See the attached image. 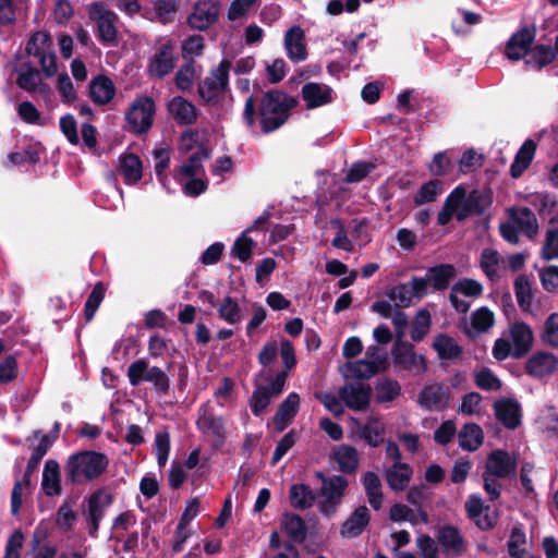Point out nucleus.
I'll return each mask as SVG.
<instances>
[{
    "mask_svg": "<svg viewBox=\"0 0 558 558\" xmlns=\"http://www.w3.org/2000/svg\"><path fill=\"white\" fill-rule=\"evenodd\" d=\"M299 106V100L281 89H269L265 92L257 105L251 95L246 98L243 110V121L252 129L256 123V113L259 117V124L263 133L268 134L277 131L288 122L291 111Z\"/></svg>",
    "mask_w": 558,
    "mask_h": 558,
    "instance_id": "nucleus-1",
    "label": "nucleus"
},
{
    "mask_svg": "<svg viewBox=\"0 0 558 558\" xmlns=\"http://www.w3.org/2000/svg\"><path fill=\"white\" fill-rule=\"evenodd\" d=\"M108 458L105 453L84 450L71 454L64 465L66 482L83 485L101 476L108 468Z\"/></svg>",
    "mask_w": 558,
    "mask_h": 558,
    "instance_id": "nucleus-2",
    "label": "nucleus"
},
{
    "mask_svg": "<svg viewBox=\"0 0 558 558\" xmlns=\"http://www.w3.org/2000/svg\"><path fill=\"white\" fill-rule=\"evenodd\" d=\"M231 62L223 59L217 69L198 83L197 94L204 105L217 106L229 87V71Z\"/></svg>",
    "mask_w": 558,
    "mask_h": 558,
    "instance_id": "nucleus-3",
    "label": "nucleus"
},
{
    "mask_svg": "<svg viewBox=\"0 0 558 558\" xmlns=\"http://www.w3.org/2000/svg\"><path fill=\"white\" fill-rule=\"evenodd\" d=\"M128 378L133 387L141 383H150L159 396H166L170 390V378L163 369L158 366H148L144 359L134 361L128 368Z\"/></svg>",
    "mask_w": 558,
    "mask_h": 558,
    "instance_id": "nucleus-4",
    "label": "nucleus"
},
{
    "mask_svg": "<svg viewBox=\"0 0 558 558\" xmlns=\"http://www.w3.org/2000/svg\"><path fill=\"white\" fill-rule=\"evenodd\" d=\"M392 362L404 371L423 374L427 371V360L422 354H416L414 345L409 341L397 339L391 349Z\"/></svg>",
    "mask_w": 558,
    "mask_h": 558,
    "instance_id": "nucleus-5",
    "label": "nucleus"
},
{
    "mask_svg": "<svg viewBox=\"0 0 558 558\" xmlns=\"http://www.w3.org/2000/svg\"><path fill=\"white\" fill-rule=\"evenodd\" d=\"M155 101L149 96L138 97L128 109L125 119L137 134L146 133L153 125Z\"/></svg>",
    "mask_w": 558,
    "mask_h": 558,
    "instance_id": "nucleus-6",
    "label": "nucleus"
},
{
    "mask_svg": "<svg viewBox=\"0 0 558 558\" xmlns=\"http://www.w3.org/2000/svg\"><path fill=\"white\" fill-rule=\"evenodd\" d=\"M113 502V496L104 489H97L87 498V510L84 512L87 531L90 537L97 538L100 521L106 510Z\"/></svg>",
    "mask_w": 558,
    "mask_h": 558,
    "instance_id": "nucleus-7",
    "label": "nucleus"
},
{
    "mask_svg": "<svg viewBox=\"0 0 558 558\" xmlns=\"http://www.w3.org/2000/svg\"><path fill=\"white\" fill-rule=\"evenodd\" d=\"M534 24L524 25L514 32L505 46V56L511 61H519L531 50L536 37Z\"/></svg>",
    "mask_w": 558,
    "mask_h": 558,
    "instance_id": "nucleus-8",
    "label": "nucleus"
},
{
    "mask_svg": "<svg viewBox=\"0 0 558 558\" xmlns=\"http://www.w3.org/2000/svg\"><path fill=\"white\" fill-rule=\"evenodd\" d=\"M286 380L287 373L279 372L270 386H257L250 400L251 411L255 416H259L267 409L272 396H278L283 391Z\"/></svg>",
    "mask_w": 558,
    "mask_h": 558,
    "instance_id": "nucleus-9",
    "label": "nucleus"
},
{
    "mask_svg": "<svg viewBox=\"0 0 558 558\" xmlns=\"http://www.w3.org/2000/svg\"><path fill=\"white\" fill-rule=\"evenodd\" d=\"M518 469V458L502 449L493 450L486 460L485 471L499 478L514 476Z\"/></svg>",
    "mask_w": 558,
    "mask_h": 558,
    "instance_id": "nucleus-10",
    "label": "nucleus"
},
{
    "mask_svg": "<svg viewBox=\"0 0 558 558\" xmlns=\"http://www.w3.org/2000/svg\"><path fill=\"white\" fill-rule=\"evenodd\" d=\"M460 191L462 199L458 203L456 219L464 221L470 216H482L485 211L486 197L478 190H472L466 194L462 185H458L451 192Z\"/></svg>",
    "mask_w": 558,
    "mask_h": 558,
    "instance_id": "nucleus-11",
    "label": "nucleus"
},
{
    "mask_svg": "<svg viewBox=\"0 0 558 558\" xmlns=\"http://www.w3.org/2000/svg\"><path fill=\"white\" fill-rule=\"evenodd\" d=\"M196 427L203 434L215 438L214 446L216 448L223 446L227 438V432L222 416H217L214 413L208 412L205 407H202L198 410Z\"/></svg>",
    "mask_w": 558,
    "mask_h": 558,
    "instance_id": "nucleus-12",
    "label": "nucleus"
},
{
    "mask_svg": "<svg viewBox=\"0 0 558 558\" xmlns=\"http://www.w3.org/2000/svg\"><path fill=\"white\" fill-rule=\"evenodd\" d=\"M451 391L444 384L435 383L424 386L418 393L417 402L428 411H442L450 401Z\"/></svg>",
    "mask_w": 558,
    "mask_h": 558,
    "instance_id": "nucleus-13",
    "label": "nucleus"
},
{
    "mask_svg": "<svg viewBox=\"0 0 558 558\" xmlns=\"http://www.w3.org/2000/svg\"><path fill=\"white\" fill-rule=\"evenodd\" d=\"M174 66L173 44L168 40L155 52L148 63L147 71L151 77L162 80L173 71Z\"/></svg>",
    "mask_w": 558,
    "mask_h": 558,
    "instance_id": "nucleus-14",
    "label": "nucleus"
},
{
    "mask_svg": "<svg viewBox=\"0 0 558 558\" xmlns=\"http://www.w3.org/2000/svg\"><path fill=\"white\" fill-rule=\"evenodd\" d=\"M92 10L98 13L96 21L97 37L105 46H116L118 44V31L114 26L116 14L109 10H104V5L100 2H94L90 5Z\"/></svg>",
    "mask_w": 558,
    "mask_h": 558,
    "instance_id": "nucleus-15",
    "label": "nucleus"
},
{
    "mask_svg": "<svg viewBox=\"0 0 558 558\" xmlns=\"http://www.w3.org/2000/svg\"><path fill=\"white\" fill-rule=\"evenodd\" d=\"M220 3L216 0H206L195 7L194 11L187 17V24L191 28L197 31H207L218 20Z\"/></svg>",
    "mask_w": 558,
    "mask_h": 558,
    "instance_id": "nucleus-16",
    "label": "nucleus"
},
{
    "mask_svg": "<svg viewBox=\"0 0 558 558\" xmlns=\"http://www.w3.org/2000/svg\"><path fill=\"white\" fill-rule=\"evenodd\" d=\"M339 396L349 409L365 411L371 402L372 388L362 383L349 384L340 388Z\"/></svg>",
    "mask_w": 558,
    "mask_h": 558,
    "instance_id": "nucleus-17",
    "label": "nucleus"
},
{
    "mask_svg": "<svg viewBox=\"0 0 558 558\" xmlns=\"http://www.w3.org/2000/svg\"><path fill=\"white\" fill-rule=\"evenodd\" d=\"M510 342L513 347V359L524 357L532 349L534 335L524 322H514L509 327Z\"/></svg>",
    "mask_w": 558,
    "mask_h": 558,
    "instance_id": "nucleus-18",
    "label": "nucleus"
},
{
    "mask_svg": "<svg viewBox=\"0 0 558 558\" xmlns=\"http://www.w3.org/2000/svg\"><path fill=\"white\" fill-rule=\"evenodd\" d=\"M333 90L330 86L317 82H308L303 85L301 90L302 99L305 101L307 110L326 106L332 102Z\"/></svg>",
    "mask_w": 558,
    "mask_h": 558,
    "instance_id": "nucleus-19",
    "label": "nucleus"
},
{
    "mask_svg": "<svg viewBox=\"0 0 558 558\" xmlns=\"http://www.w3.org/2000/svg\"><path fill=\"white\" fill-rule=\"evenodd\" d=\"M169 114L179 125H192L198 119V109L182 96L173 97L167 105Z\"/></svg>",
    "mask_w": 558,
    "mask_h": 558,
    "instance_id": "nucleus-20",
    "label": "nucleus"
},
{
    "mask_svg": "<svg viewBox=\"0 0 558 558\" xmlns=\"http://www.w3.org/2000/svg\"><path fill=\"white\" fill-rule=\"evenodd\" d=\"M494 411L496 418L508 429H515L521 423V405L514 399L497 400Z\"/></svg>",
    "mask_w": 558,
    "mask_h": 558,
    "instance_id": "nucleus-21",
    "label": "nucleus"
},
{
    "mask_svg": "<svg viewBox=\"0 0 558 558\" xmlns=\"http://www.w3.org/2000/svg\"><path fill=\"white\" fill-rule=\"evenodd\" d=\"M437 541L442 551L451 557H459L464 553V539L458 527L446 524L437 534Z\"/></svg>",
    "mask_w": 558,
    "mask_h": 558,
    "instance_id": "nucleus-22",
    "label": "nucleus"
},
{
    "mask_svg": "<svg viewBox=\"0 0 558 558\" xmlns=\"http://www.w3.org/2000/svg\"><path fill=\"white\" fill-rule=\"evenodd\" d=\"M557 367V359L553 353L538 351L532 354L525 363V373L534 378L550 375Z\"/></svg>",
    "mask_w": 558,
    "mask_h": 558,
    "instance_id": "nucleus-23",
    "label": "nucleus"
},
{
    "mask_svg": "<svg viewBox=\"0 0 558 558\" xmlns=\"http://www.w3.org/2000/svg\"><path fill=\"white\" fill-rule=\"evenodd\" d=\"M371 521V512L366 506H359L342 523L340 534L345 538L359 537Z\"/></svg>",
    "mask_w": 558,
    "mask_h": 558,
    "instance_id": "nucleus-24",
    "label": "nucleus"
},
{
    "mask_svg": "<svg viewBox=\"0 0 558 558\" xmlns=\"http://www.w3.org/2000/svg\"><path fill=\"white\" fill-rule=\"evenodd\" d=\"M16 85L28 93L37 90L44 93L48 90V85L40 78L39 70L33 66L31 62H25L21 65L16 77Z\"/></svg>",
    "mask_w": 558,
    "mask_h": 558,
    "instance_id": "nucleus-25",
    "label": "nucleus"
},
{
    "mask_svg": "<svg viewBox=\"0 0 558 558\" xmlns=\"http://www.w3.org/2000/svg\"><path fill=\"white\" fill-rule=\"evenodd\" d=\"M116 95L112 80L104 74L94 77L89 83V97L99 106L109 104Z\"/></svg>",
    "mask_w": 558,
    "mask_h": 558,
    "instance_id": "nucleus-26",
    "label": "nucleus"
},
{
    "mask_svg": "<svg viewBox=\"0 0 558 558\" xmlns=\"http://www.w3.org/2000/svg\"><path fill=\"white\" fill-rule=\"evenodd\" d=\"M303 40L304 32L299 26L291 27L284 35L287 54L295 62L303 61L307 58V50Z\"/></svg>",
    "mask_w": 558,
    "mask_h": 558,
    "instance_id": "nucleus-27",
    "label": "nucleus"
},
{
    "mask_svg": "<svg viewBox=\"0 0 558 558\" xmlns=\"http://www.w3.org/2000/svg\"><path fill=\"white\" fill-rule=\"evenodd\" d=\"M428 283L436 291L446 290L457 276V269L451 264H439L429 267L426 271Z\"/></svg>",
    "mask_w": 558,
    "mask_h": 558,
    "instance_id": "nucleus-28",
    "label": "nucleus"
},
{
    "mask_svg": "<svg viewBox=\"0 0 558 558\" xmlns=\"http://www.w3.org/2000/svg\"><path fill=\"white\" fill-rule=\"evenodd\" d=\"M536 143L532 138H527L519 148L514 156V160L510 166V175L513 179L520 178L523 172L530 167L532 163L535 153H536Z\"/></svg>",
    "mask_w": 558,
    "mask_h": 558,
    "instance_id": "nucleus-29",
    "label": "nucleus"
},
{
    "mask_svg": "<svg viewBox=\"0 0 558 558\" xmlns=\"http://www.w3.org/2000/svg\"><path fill=\"white\" fill-rule=\"evenodd\" d=\"M41 489L48 497L58 496L61 494V475L60 465L53 460L46 461L43 472Z\"/></svg>",
    "mask_w": 558,
    "mask_h": 558,
    "instance_id": "nucleus-30",
    "label": "nucleus"
},
{
    "mask_svg": "<svg viewBox=\"0 0 558 558\" xmlns=\"http://www.w3.org/2000/svg\"><path fill=\"white\" fill-rule=\"evenodd\" d=\"M555 59L556 52L551 46L537 44L533 45L527 54L524 56V63L536 71H541L551 64Z\"/></svg>",
    "mask_w": 558,
    "mask_h": 558,
    "instance_id": "nucleus-31",
    "label": "nucleus"
},
{
    "mask_svg": "<svg viewBox=\"0 0 558 558\" xmlns=\"http://www.w3.org/2000/svg\"><path fill=\"white\" fill-rule=\"evenodd\" d=\"M330 457L338 463V469L342 473L353 474L359 468V453L353 446L340 445L333 449Z\"/></svg>",
    "mask_w": 558,
    "mask_h": 558,
    "instance_id": "nucleus-32",
    "label": "nucleus"
},
{
    "mask_svg": "<svg viewBox=\"0 0 558 558\" xmlns=\"http://www.w3.org/2000/svg\"><path fill=\"white\" fill-rule=\"evenodd\" d=\"M289 499L294 509L304 511L315 505L317 495L310 485L296 483L289 489Z\"/></svg>",
    "mask_w": 558,
    "mask_h": 558,
    "instance_id": "nucleus-33",
    "label": "nucleus"
},
{
    "mask_svg": "<svg viewBox=\"0 0 558 558\" xmlns=\"http://www.w3.org/2000/svg\"><path fill=\"white\" fill-rule=\"evenodd\" d=\"M510 218L519 228V231L533 239L538 232V223L535 214L529 207L509 210Z\"/></svg>",
    "mask_w": 558,
    "mask_h": 558,
    "instance_id": "nucleus-34",
    "label": "nucleus"
},
{
    "mask_svg": "<svg viewBox=\"0 0 558 558\" xmlns=\"http://www.w3.org/2000/svg\"><path fill=\"white\" fill-rule=\"evenodd\" d=\"M432 348L437 352L440 360H456L463 353V348L451 336L440 332L438 333Z\"/></svg>",
    "mask_w": 558,
    "mask_h": 558,
    "instance_id": "nucleus-35",
    "label": "nucleus"
},
{
    "mask_svg": "<svg viewBox=\"0 0 558 558\" xmlns=\"http://www.w3.org/2000/svg\"><path fill=\"white\" fill-rule=\"evenodd\" d=\"M281 530L294 542L302 544L307 536V526L301 515L284 513L281 519Z\"/></svg>",
    "mask_w": 558,
    "mask_h": 558,
    "instance_id": "nucleus-36",
    "label": "nucleus"
},
{
    "mask_svg": "<svg viewBox=\"0 0 558 558\" xmlns=\"http://www.w3.org/2000/svg\"><path fill=\"white\" fill-rule=\"evenodd\" d=\"M362 483L371 507L376 511L379 510L383 506L384 494L381 492L383 485L378 474L373 471H367L362 477Z\"/></svg>",
    "mask_w": 558,
    "mask_h": 558,
    "instance_id": "nucleus-37",
    "label": "nucleus"
},
{
    "mask_svg": "<svg viewBox=\"0 0 558 558\" xmlns=\"http://www.w3.org/2000/svg\"><path fill=\"white\" fill-rule=\"evenodd\" d=\"M514 294L519 307L523 313L532 314V302L534 300V293L530 278L521 274L513 282Z\"/></svg>",
    "mask_w": 558,
    "mask_h": 558,
    "instance_id": "nucleus-38",
    "label": "nucleus"
},
{
    "mask_svg": "<svg viewBox=\"0 0 558 558\" xmlns=\"http://www.w3.org/2000/svg\"><path fill=\"white\" fill-rule=\"evenodd\" d=\"M39 463L40 462L36 461L35 458H29L27 465H26V470L23 475V480L16 481L14 483V486H13L12 493H11V512H12V514L19 513L21 506H22V487H23V485L26 487L31 486L32 475L38 469Z\"/></svg>",
    "mask_w": 558,
    "mask_h": 558,
    "instance_id": "nucleus-39",
    "label": "nucleus"
},
{
    "mask_svg": "<svg viewBox=\"0 0 558 558\" xmlns=\"http://www.w3.org/2000/svg\"><path fill=\"white\" fill-rule=\"evenodd\" d=\"M120 169L124 177V182L129 185L137 183L143 177V163L135 154L121 155Z\"/></svg>",
    "mask_w": 558,
    "mask_h": 558,
    "instance_id": "nucleus-40",
    "label": "nucleus"
},
{
    "mask_svg": "<svg viewBox=\"0 0 558 558\" xmlns=\"http://www.w3.org/2000/svg\"><path fill=\"white\" fill-rule=\"evenodd\" d=\"M459 445L468 451L477 450L484 441V433L475 423L465 424L458 434Z\"/></svg>",
    "mask_w": 558,
    "mask_h": 558,
    "instance_id": "nucleus-41",
    "label": "nucleus"
},
{
    "mask_svg": "<svg viewBox=\"0 0 558 558\" xmlns=\"http://www.w3.org/2000/svg\"><path fill=\"white\" fill-rule=\"evenodd\" d=\"M412 469L408 463H395L386 473V481L392 490H404L411 480Z\"/></svg>",
    "mask_w": 558,
    "mask_h": 558,
    "instance_id": "nucleus-42",
    "label": "nucleus"
},
{
    "mask_svg": "<svg viewBox=\"0 0 558 558\" xmlns=\"http://www.w3.org/2000/svg\"><path fill=\"white\" fill-rule=\"evenodd\" d=\"M376 402L387 403L396 400L401 393V386L398 380L392 378H383L375 385Z\"/></svg>",
    "mask_w": 558,
    "mask_h": 558,
    "instance_id": "nucleus-43",
    "label": "nucleus"
},
{
    "mask_svg": "<svg viewBox=\"0 0 558 558\" xmlns=\"http://www.w3.org/2000/svg\"><path fill=\"white\" fill-rule=\"evenodd\" d=\"M349 486L348 480L342 475H332L319 488V495L329 499H342Z\"/></svg>",
    "mask_w": 558,
    "mask_h": 558,
    "instance_id": "nucleus-44",
    "label": "nucleus"
},
{
    "mask_svg": "<svg viewBox=\"0 0 558 558\" xmlns=\"http://www.w3.org/2000/svg\"><path fill=\"white\" fill-rule=\"evenodd\" d=\"M360 435L371 447H378L384 440L385 426L378 418L372 417L362 427Z\"/></svg>",
    "mask_w": 558,
    "mask_h": 558,
    "instance_id": "nucleus-45",
    "label": "nucleus"
},
{
    "mask_svg": "<svg viewBox=\"0 0 558 558\" xmlns=\"http://www.w3.org/2000/svg\"><path fill=\"white\" fill-rule=\"evenodd\" d=\"M105 283L102 281L96 282L84 304V317L86 322H90L94 318L97 310L99 308L101 302L105 299Z\"/></svg>",
    "mask_w": 558,
    "mask_h": 558,
    "instance_id": "nucleus-46",
    "label": "nucleus"
},
{
    "mask_svg": "<svg viewBox=\"0 0 558 558\" xmlns=\"http://www.w3.org/2000/svg\"><path fill=\"white\" fill-rule=\"evenodd\" d=\"M217 312L219 318L227 322L228 324H236L242 318L241 308L238 301L230 295L225 296Z\"/></svg>",
    "mask_w": 558,
    "mask_h": 558,
    "instance_id": "nucleus-47",
    "label": "nucleus"
},
{
    "mask_svg": "<svg viewBox=\"0 0 558 558\" xmlns=\"http://www.w3.org/2000/svg\"><path fill=\"white\" fill-rule=\"evenodd\" d=\"M494 323V313L486 306L477 308L471 316V327L475 333L486 332Z\"/></svg>",
    "mask_w": 558,
    "mask_h": 558,
    "instance_id": "nucleus-48",
    "label": "nucleus"
},
{
    "mask_svg": "<svg viewBox=\"0 0 558 558\" xmlns=\"http://www.w3.org/2000/svg\"><path fill=\"white\" fill-rule=\"evenodd\" d=\"M430 324L432 318L429 312L427 310L418 311L412 323L410 331L411 339L415 342L422 341L427 335Z\"/></svg>",
    "mask_w": 558,
    "mask_h": 558,
    "instance_id": "nucleus-49",
    "label": "nucleus"
},
{
    "mask_svg": "<svg viewBox=\"0 0 558 558\" xmlns=\"http://www.w3.org/2000/svg\"><path fill=\"white\" fill-rule=\"evenodd\" d=\"M210 151L206 147H202L190 156L187 161L180 167V173L187 178H193L203 168V160L209 158Z\"/></svg>",
    "mask_w": 558,
    "mask_h": 558,
    "instance_id": "nucleus-50",
    "label": "nucleus"
},
{
    "mask_svg": "<svg viewBox=\"0 0 558 558\" xmlns=\"http://www.w3.org/2000/svg\"><path fill=\"white\" fill-rule=\"evenodd\" d=\"M460 191L450 192L446 197L445 203L438 213L437 222L440 226H446L450 222L452 217H456L458 203L462 199Z\"/></svg>",
    "mask_w": 558,
    "mask_h": 558,
    "instance_id": "nucleus-51",
    "label": "nucleus"
},
{
    "mask_svg": "<svg viewBox=\"0 0 558 558\" xmlns=\"http://www.w3.org/2000/svg\"><path fill=\"white\" fill-rule=\"evenodd\" d=\"M526 543V535L521 525L512 527L510 537L507 542L508 554L511 558H522L525 549L521 548Z\"/></svg>",
    "mask_w": 558,
    "mask_h": 558,
    "instance_id": "nucleus-52",
    "label": "nucleus"
},
{
    "mask_svg": "<svg viewBox=\"0 0 558 558\" xmlns=\"http://www.w3.org/2000/svg\"><path fill=\"white\" fill-rule=\"evenodd\" d=\"M77 513L72 509L69 501H63L56 513V524L64 532L73 530Z\"/></svg>",
    "mask_w": 558,
    "mask_h": 558,
    "instance_id": "nucleus-53",
    "label": "nucleus"
},
{
    "mask_svg": "<svg viewBox=\"0 0 558 558\" xmlns=\"http://www.w3.org/2000/svg\"><path fill=\"white\" fill-rule=\"evenodd\" d=\"M195 76L193 59L182 64L174 76L175 86L182 92H189L192 88Z\"/></svg>",
    "mask_w": 558,
    "mask_h": 558,
    "instance_id": "nucleus-54",
    "label": "nucleus"
},
{
    "mask_svg": "<svg viewBox=\"0 0 558 558\" xmlns=\"http://www.w3.org/2000/svg\"><path fill=\"white\" fill-rule=\"evenodd\" d=\"M348 366L352 372V376L359 379H368L383 369L376 362L364 359L349 363Z\"/></svg>",
    "mask_w": 558,
    "mask_h": 558,
    "instance_id": "nucleus-55",
    "label": "nucleus"
},
{
    "mask_svg": "<svg viewBox=\"0 0 558 558\" xmlns=\"http://www.w3.org/2000/svg\"><path fill=\"white\" fill-rule=\"evenodd\" d=\"M52 44V39L47 32H35L28 39L25 51L27 54H39L49 48Z\"/></svg>",
    "mask_w": 558,
    "mask_h": 558,
    "instance_id": "nucleus-56",
    "label": "nucleus"
},
{
    "mask_svg": "<svg viewBox=\"0 0 558 558\" xmlns=\"http://www.w3.org/2000/svg\"><path fill=\"white\" fill-rule=\"evenodd\" d=\"M541 339L545 344L558 348V313H553L546 318Z\"/></svg>",
    "mask_w": 558,
    "mask_h": 558,
    "instance_id": "nucleus-57",
    "label": "nucleus"
},
{
    "mask_svg": "<svg viewBox=\"0 0 558 558\" xmlns=\"http://www.w3.org/2000/svg\"><path fill=\"white\" fill-rule=\"evenodd\" d=\"M474 381L480 389L486 391H496L501 388L500 379L487 367L475 374Z\"/></svg>",
    "mask_w": 558,
    "mask_h": 558,
    "instance_id": "nucleus-58",
    "label": "nucleus"
},
{
    "mask_svg": "<svg viewBox=\"0 0 558 558\" xmlns=\"http://www.w3.org/2000/svg\"><path fill=\"white\" fill-rule=\"evenodd\" d=\"M440 181L437 179L430 180L424 183L414 195V204L423 205L426 203L434 202L439 194Z\"/></svg>",
    "mask_w": 558,
    "mask_h": 558,
    "instance_id": "nucleus-59",
    "label": "nucleus"
},
{
    "mask_svg": "<svg viewBox=\"0 0 558 558\" xmlns=\"http://www.w3.org/2000/svg\"><path fill=\"white\" fill-rule=\"evenodd\" d=\"M255 245V242L251 238L245 236V233H243L235 240L231 252L239 260L246 263L248 259H251Z\"/></svg>",
    "mask_w": 558,
    "mask_h": 558,
    "instance_id": "nucleus-60",
    "label": "nucleus"
},
{
    "mask_svg": "<svg viewBox=\"0 0 558 558\" xmlns=\"http://www.w3.org/2000/svg\"><path fill=\"white\" fill-rule=\"evenodd\" d=\"M300 405V396L296 392H291L279 404L276 414L281 418L292 421L298 414Z\"/></svg>",
    "mask_w": 558,
    "mask_h": 558,
    "instance_id": "nucleus-61",
    "label": "nucleus"
},
{
    "mask_svg": "<svg viewBox=\"0 0 558 558\" xmlns=\"http://www.w3.org/2000/svg\"><path fill=\"white\" fill-rule=\"evenodd\" d=\"M376 166L373 162L360 161L352 165L345 174L344 181L347 183H357L364 180Z\"/></svg>",
    "mask_w": 558,
    "mask_h": 558,
    "instance_id": "nucleus-62",
    "label": "nucleus"
},
{
    "mask_svg": "<svg viewBox=\"0 0 558 558\" xmlns=\"http://www.w3.org/2000/svg\"><path fill=\"white\" fill-rule=\"evenodd\" d=\"M541 255L545 260L558 258V229L547 230Z\"/></svg>",
    "mask_w": 558,
    "mask_h": 558,
    "instance_id": "nucleus-63",
    "label": "nucleus"
},
{
    "mask_svg": "<svg viewBox=\"0 0 558 558\" xmlns=\"http://www.w3.org/2000/svg\"><path fill=\"white\" fill-rule=\"evenodd\" d=\"M543 288L550 293L558 292V266H546L539 272Z\"/></svg>",
    "mask_w": 558,
    "mask_h": 558,
    "instance_id": "nucleus-64",
    "label": "nucleus"
}]
</instances>
